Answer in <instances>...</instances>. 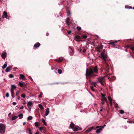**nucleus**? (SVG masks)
<instances>
[{
  "label": "nucleus",
  "instance_id": "19",
  "mask_svg": "<svg viewBox=\"0 0 134 134\" xmlns=\"http://www.w3.org/2000/svg\"><path fill=\"white\" fill-rule=\"evenodd\" d=\"M20 119H22L23 118V114H20L18 115Z\"/></svg>",
  "mask_w": 134,
  "mask_h": 134
},
{
  "label": "nucleus",
  "instance_id": "62",
  "mask_svg": "<svg viewBox=\"0 0 134 134\" xmlns=\"http://www.w3.org/2000/svg\"><path fill=\"white\" fill-rule=\"evenodd\" d=\"M96 85H94V87H96Z\"/></svg>",
  "mask_w": 134,
  "mask_h": 134
},
{
  "label": "nucleus",
  "instance_id": "52",
  "mask_svg": "<svg viewBox=\"0 0 134 134\" xmlns=\"http://www.w3.org/2000/svg\"><path fill=\"white\" fill-rule=\"evenodd\" d=\"M28 131L30 132H31V129H29L28 130Z\"/></svg>",
  "mask_w": 134,
  "mask_h": 134
},
{
  "label": "nucleus",
  "instance_id": "34",
  "mask_svg": "<svg viewBox=\"0 0 134 134\" xmlns=\"http://www.w3.org/2000/svg\"><path fill=\"white\" fill-rule=\"evenodd\" d=\"M120 113L121 114H123L124 113V111L122 110H120Z\"/></svg>",
  "mask_w": 134,
  "mask_h": 134
},
{
  "label": "nucleus",
  "instance_id": "22",
  "mask_svg": "<svg viewBox=\"0 0 134 134\" xmlns=\"http://www.w3.org/2000/svg\"><path fill=\"white\" fill-rule=\"evenodd\" d=\"M101 99L102 101L107 102V99L105 97L102 98Z\"/></svg>",
  "mask_w": 134,
  "mask_h": 134
},
{
  "label": "nucleus",
  "instance_id": "44",
  "mask_svg": "<svg viewBox=\"0 0 134 134\" xmlns=\"http://www.w3.org/2000/svg\"><path fill=\"white\" fill-rule=\"evenodd\" d=\"M19 91H17L16 92V94H15V96H18V94L19 93Z\"/></svg>",
  "mask_w": 134,
  "mask_h": 134
},
{
  "label": "nucleus",
  "instance_id": "9",
  "mask_svg": "<svg viewBox=\"0 0 134 134\" xmlns=\"http://www.w3.org/2000/svg\"><path fill=\"white\" fill-rule=\"evenodd\" d=\"M103 77L100 78L98 79V81L100 83L101 85H103L104 84L103 82Z\"/></svg>",
  "mask_w": 134,
  "mask_h": 134
},
{
  "label": "nucleus",
  "instance_id": "43",
  "mask_svg": "<svg viewBox=\"0 0 134 134\" xmlns=\"http://www.w3.org/2000/svg\"><path fill=\"white\" fill-rule=\"evenodd\" d=\"M6 96L7 97H8L9 96V93H7L6 94Z\"/></svg>",
  "mask_w": 134,
  "mask_h": 134
},
{
  "label": "nucleus",
  "instance_id": "32",
  "mask_svg": "<svg viewBox=\"0 0 134 134\" xmlns=\"http://www.w3.org/2000/svg\"><path fill=\"white\" fill-rule=\"evenodd\" d=\"M77 29L79 31H80L81 30V28L80 27L78 26L77 27Z\"/></svg>",
  "mask_w": 134,
  "mask_h": 134
},
{
  "label": "nucleus",
  "instance_id": "5",
  "mask_svg": "<svg viewBox=\"0 0 134 134\" xmlns=\"http://www.w3.org/2000/svg\"><path fill=\"white\" fill-rule=\"evenodd\" d=\"M32 104V102L31 101H29L27 103V106L28 107L29 109L30 110L31 108V105Z\"/></svg>",
  "mask_w": 134,
  "mask_h": 134
},
{
  "label": "nucleus",
  "instance_id": "58",
  "mask_svg": "<svg viewBox=\"0 0 134 134\" xmlns=\"http://www.w3.org/2000/svg\"><path fill=\"white\" fill-rule=\"evenodd\" d=\"M26 124V123L25 122H24L23 123V125H24Z\"/></svg>",
  "mask_w": 134,
  "mask_h": 134
},
{
  "label": "nucleus",
  "instance_id": "56",
  "mask_svg": "<svg viewBox=\"0 0 134 134\" xmlns=\"http://www.w3.org/2000/svg\"><path fill=\"white\" fill-rule=\"evenodd\" d=\"M97 82H93V84H96L97 83Z\"/></svg>",
  "mask_w": 134,
  "mask_h": 134
},
{
  "label": "nucleus",
  "instance_id": "16",
  "mask_svg": "<svg viewBox=\"0 0 134 134\" xmlns=\"http://www.w3.org/2000/svg\"><path fill=\"white\" fill-rule=\"evenodd\" d=\"M69 49L70 52L71 53V55H72L74 53V51L72 49V48L70 47L69 48Z\"/></svg>",
  "mask_w": 134,
  "mask_h": 134
},
{
  "label": "nucleus",
  "instance_id": "63",
  "mask_svg": "<svg viewBox=\"0 0 134 134\" xmlns=\"http://www.w3.org/2000/svg\"><path fill=\"white\" fill-rule=\"evenodd\" d=\"M29 134H32L31 132H30Z\"/></svg>",
  "mask_w": 134,
  "mask_h": 134
},
{
  "label": "nucleus",
  "instance_id": "57",
  "mask_svg": "<svg viewBox=\"0 0 134 134\" xmlns=\"http://www.w3.org/2000/svg\"><path fill=\"white\" fill-rule=\"evenodd\" d=\"M35 134H40L38 132H36Z\"/></svg>",
  "mask_w": 134,
  "mask_h": 134
},
{
  "label": "nucleus",
  "instance_id": "59",
  "mask_svg": "<svg viewBox=\"0 0 134 134\" xmlns=\"http://www.w3.org/2000/svg\"><path fill=\"white\" fill-rule=\"evenodd\" d=\"M100 111H102V109H101L100 110Z\"/></svg>",
  "mask_w": 134,
  "mask_h": 134
},
{
  "label": "nucleus",
  "instance_id": "33",
  "mask_svg": "<svg viewBox=\"0 0 134 134\" xmlns=\"http://www.w3.org/2000/svg\"><path fill=\"white\" fill-rule=\"evenodd\" d=\"M21 96L22 97H23L24 98H25V97L26 95L24 94H23L21 95Z\"/></svg>",
  "mask_w": 134,
  "mask_h": 134
},
{
  "label": "nucleus",
  "instance_id": "17",
  "mask_svg": "<svg viewBox=\"0 0 134 134\" xmlns=\"http://www.w3.org/2000/svg\"><path fill=\"white\" fill-rule=\"evenodd\" d=\"M70 20V19L69 18H68L67 19H66V24H67V25H69V21Z\"/></svg>",
  "mask_w": 134,
  "mask_h": 134
},
{
  "label": "nucleus",
  "instance_id": "45",
  "mask_svg": "<svg viewBox=\"0 0 134 134\" xmlns=\"http://www.w3.org/2000/svg\"><path fill=\"white\" fill-rule=\"evenodd\" d=\"M42 92H41L40 93V94L39 95V97H41L42 96Z\"/></svg>",
  "mask_w": 134,
  "mask_h": 134
},
{
  "label": "nucleus",
  "instance_id": "51",
  "mask_svg": "<svg viewBox=\"0 0 134 134\" xmlns=\"http://www.w3.org/2000/svg\"><path fill=\"white\" fill-rule=\"evenodd\" d=\"M104 102H105L104 101H102L101 103H102V104H104Z\"/></svg>",
  "mask_w": 134,
  "mask_h": 134
},
{
  "label": "nucleus",
  "instance_id": "50",
  "mask_svg": "<svg viewBox=\"0 0 134 134\" xmlns=\"http://www.w3.org/2000/svg\"><path fill=\"white\" fill-rule=\"evenodd\" d=\"M18 97V100H19L20 99V97H19L18 96H17Z\"/></svg>",
  "mask_w": 134,
  "mask_h": 134
},
{
  "label": "nucleus",
  "instance_id": "26",
  "mask_svg": "<svg viewBox=\"0 0 134 134\" xmlns=\"http://www.w3.org/2000/svg\"><path fill=\"white\" fill-rule=\"evenodd\" d=\"M56 61L57 62H62V59L59 58V60L56 59Z\"/></svg>",
  "mask_w": 134,
  "mask_h": 134
},
{
  "label": "nucleus",
  "instance_id": "15",
  "mask_svg": "<svg viewBox=\"0 0 134 134\" xmlns=\"http://www.w3.org/2000/svg\"><path fill=\"white\" fill-rule=\"evenodd\" d=\"M16 88V86L14 85H11V90H14Z\"/></svg>",
  "mask_w": 134,
  "mask_h": 134
},
{
  "label": "nucleus",
  "instance_id": "12",
  "mask_svg": "<svg viewBox=\"0 0 134 134\" xmlns=\"http://www.w3.org/2000/svg\"><path fill=\"white\" fill-rule=\"evenodd\" d=\"M49 108H47V109L46 110V112H45V115L46 116H47L49 114Z\"/></svg>",
  "mask_w": 134,
  "mask_h": 134
},
{
  "label": "nucleus",
  "instance_id": "29",
  "mask_svg": "<svg viewBox=\"0 0 134 134\" xmlns=\"http://www.w3.org/2000/svg\"><path fill=\"white\" fill-rule=\"evenodd\" d=\"M58 73L59 74H62V71L61 70L59 69H58Z\"/></svg>",
  "mask_w": 134,
  "mask_h": 134
},
{
  "label": "nucleus",
  "instance_id": "14",
  "mask_svg": "<svg viewBox=\"0 0 134 134\" xmlns=\"http://www.w3.org/2000/svg\"><path fill=\"white\" fill-rule=\"evenodd\" d=\"M40 44L38 42L36 43L34 45V47L36 48L37 47H39L40 46Z\"/></svg>",
  "mask_w": 134,
  "mask_h": 134
},
{
  "label": "nucleus",
  "instance_id": "41",
  "mask_svg": "<svg viewBox=\"0 0 134 134\" xmlns=\"http://www.w3.org/2000/svg\"><path fill=\"white\" fill-rule=\"evenodd\" d=\"M9 69L7 68L5 70V72H8L9 71Z\"/></svg>",
  "mask_w": 134,
  "mask_h": 134
},
{
  "label": "nucleus",
  "instance_id": "38",
  "mask_svg": "<svg viewBox=\"0 0 134 134\" xmlns=\"http://www.w3.org/2000/svg\"><path fill=\"white\" fill-rule=\"evenodd\" d=\"M93 87L92 86H91L90 87L91 89L93 91H94V90L93 89Z\"/></svg>",
  "mask_w": 134,
  "mask_h": 134
},
{
  "label": "nucleus",
  "instance_id": "23",
  "mask_svg": "<svg viewBox=\"0 0 134 134\" xmlns=\"http://www.w3.org/2000/svg\"><path fill=\"white\" fill-rule=\"evenodd\" d=\"M18 117L17 116H14L12 117V120H14L18 118Z\"/></svg>",
  "mask_w": 134,
  "mask_h": 134
},
{
  "label": "nucleus",
  "instance_id": "1",
  "mask_svg": "<svg viewBox=\"0 0 134 134\" xmlns=\"http://www.w3.org/2000/svg\"><path fill=\"white\" fill-rule=\"evenodd\" d=\"M98 72V69L97 67L96 66L94 68L92 69L91 68H89L88 69H86V75L87 77H95L96 76L94 73H97Z\"/></svg>",
  "mask_w": 134,
  "mask_h": 134
},
{
  "label": "nucleus",
  "instance_id": "21",
  "mask_svg": "<svg viewBox=\"0 0 134 134\" xmlns=\"http://www.w3.org/2000/svg\"><path fill=\"white\" fill-rule=\"evenodd\" d=\"M41 121L43 123L44 125H46V122L45 120L44 119L42 118L41 119Z\"/></svg>",
  "mask_w": 134,
  "mask_h": 134
},
{
  "label": "nucleus",
  "instance_id": "36",
  "mask_svg": "<svg viewBox=\"0 0 134 134\" xmlns=\"http://www.w3.org/2000/svg\"><path fill=\"white\" fill-rule=\"evenodd\" d=\"M75 38L79 40L80 39V37L79 36H77L75 37Z\"/></svg>",
  "mask_w": 134,
  "mask_h": 134
},
{
  "label": "nucleus",
  "instance_id": "60",
  "mask_svg": "<svg viewBox=\"0 0 134 134\" xmlns=\"http://www.w3.org/2000/svg\"><path fill=\"white\" fill-rule=\"evenodd\" d=\"M11 114V113H9L8 114V115L9 116Z\"/></svg>",
  "mask_w": 134,
  "mask_h": 134
},
{
  "label": "nucleus",
  "instance_id": "49",
  "mask_svg": "<svg viewBox=\"0 0 134 134\" xmlns=\"http://www.w3.org/2000/svg\"><path fill=\"white\" fill-rule=\"evenodd\" d=\"M103 45H101V46H100V48L101 49H102L103 47Z\"/></svg>",
  "mask_w": 134,
  "mask_h": 134
},
{
  "label": "nucleus",
  "instance_id": "11",
  "mask_svg": "<svg viewBox=\"0 0 134 134\" xmlns=\"http://www.w3.org/2000/svg\"><path fill=\"white\" fill-rule=\"evenodd\" d=\"M11 96L12 97V98H14V90H11Z\"/></svg>",
  "mask_w": 134,
  "mask_h": 134
},
{
  "label": "nucleus",
  "instance_id": "35",
  "mask_svg": "<svg viewBox=\"0 0 134 134\" xmlns=\"http://www.w3.org/2000/svg\"><path fill=\"white\" fill-rule=\"evenodd\" d=\"M9 77L10 78H12L14 77V76L12 74H10L9 75Z\"/></svg>",
  "mask_w": 134,
  "mask_h": 134
},
{
  "label": "nucleus",
  "instance_id": "7",
  "mask_svg": "<svg viewBox=\"0 0 134 134\" xmlns=\"http://www.w3.org/2000/svg\"><path fill=\"white\" fill-rule=\"evenodd\" d=\"M6 53L4 52L2 54L1 56L3 59H5L6 57Z\"/></svg>",
  "mask_w": 134,
  "mask_h": 134
},
{
  "label": "nucleus",
  "instance_id": "27",
  "mask_svg": "<svg viewBox=\"0 0 134 134\" xmlns=\"http://www.w3.org/2000/svg\"><path fill=\"white\" fill-rule=\"evenodd\" d=\"M35 126L36 127H38L39 126V123L38 122H36L35 123Z\"/></svg>",
  "mask_w": 134,
  "mask_h": 134
},
{
  "label": "nucleus",
  "instance_id": "30",
  "mask_svg": "<svg viewBox=\"0 0 134 134\" xmlns=\"http://www.w3.org/2000/svg\"><path fill=\"white\" fill-rule=\"evenodd\" d=\"M32 119V117L31 116H29L27 118L28 120H31Z\"/></svg>",
  "mask_w": 134,
  "mask_h": 134
},
{
  "label": "nucleus",
  "instance_id": "64",
  "mask_svg": "<svg viewBox=\"0 0 134 134\" xmlns=\"http://www.w3.org/2000/svg\"><path fill=\"white\" fill-rule=\"evenodd\" d=\"M133 9H134V7H133Z\"/></svg>",
  "mask_w": 134,
  "mask_h": 134
},
{
  "label": "nucleus",
  "instance_id": "40",
  "mask_svg": "<svg viewBox=\"0 0 134 134\" xmlns=\"http://www.w3.org/2000/svg\"><path fill=\"white\" fill-rule=\"evenodd\" d=\"M101 95L102 97V98L105 97V94H104L102 93H101Z\"/></svg>",
  "mask_w": 134,
  "mask_h": 134
},
{
  "label": "nucleus",
  "instance_id": "31",
  "mask_svg": "<svg viewBox=\"0 0 134 134\" xmlns=\"http://www.w3.org/2000/svg\"><path fill=\"white\" fill-rule=\"evenodd\" d=\"M7 66V64H4L2 66V68L3 69H4Z\"/></svg>",
  "mask_w": 134,
  "mask_h": 134
},
{
  "label": "nucleus",
  "instance_id": "28",
  "mask_svg": "<svg viewBox=\"0 0 134 134\" xmlns=\"http://www.w3.org/2000/svg\"><path fill=\"white\" fill-rule=\"evenodd\" d=\"M20 76L21 77V78L23 79L25 77L24 75L22 74H20Z\"/></svg>",
  "mask_w": 134,
  "mask_h": 134
},
{
  "label": "nucleus",
  "instance_id": "39",
  "mask_svg": "<svg viewBox=\"0 0 134 134\" xmlns=\"http://www.w3.org/2000/svg\"><path fill=\"white\" fill-rule=\"evenodd\" d=\"M108 99L110 101H112V99L111 98V97H108Z\"/></svg>",
  "mask_w": 134,
  "mask_h": 134
},
{
  "label": "nucleus",
  "instance_id": "54",
  "mask_svg": "<svg viewBox=\"0 0 134 134\" xmlns=\"http://www.w3.org/2000/svg\"><path fill=\"white\" fill-rule=\"evenodd\" d=\"M67 14L68 15H69L70 14V13L69 12H68L67 13Z\"/></svg>",
  "mask_w": 134,
  "mask_h": 134
},
{
  "label": "nucleus",
  "instance_id": "18",
  "mask_svg": "<svg viewBox=\"0 0 134 134\" xmlns=\"http://www.w3.org/2000/svg\"><path fill=\"white\" fill-rule=\"evenodd\" d=\"M127 47H130V49H131L132 51H134V46H131L129 45H128L127 46Z\"/></svg>",
  "mask_w": 134,
  "mask_h": 134
},
{
  "label": "nucleus",
  "instance_id": "46",
  "mask_svg": "<svg viewBox=\"0 0 134 134\" xmlns=\"http://www.w3.org/2000/svg\"><path fill=\"white\" fill-rule=\"evenodd\" d=\"M109 103L110 104V105L111 106H112V101H110Z\"/></svg>",
  "mask_w": 134,
  "mask_h": 134
},
{
  "label": "nucleus",
  "instance_id": "48",
  "mask_svg": "<svg viewBox=\"0 0 134 134\" xmlns=\"http://www.w3.org/2000/svg\"><path fill=\"white\" fill-rule=\"evenodd\" d=\"M16 104V103L15 102H14L13 103V104L14 105H15Z\"/></svg>",
  "mask_w": 134,
  "mask_h": 134
},
{
  "label": "nucleus",
  "instance_id": "25",
  "mask_svg": "<svg viewBox=\"0 0 134 134\" xmlns=\"http://www.w3.org/2000/svg\"><path fill=\"white\" fill-rule=\"evenodd\" d=\"M38 106L41 109H43V105L41 104H38Z\"/></svg>",
  "mask_w": 134,
  "mask_h": 134
},
{
  "label": "nucleus",
  "instance_id": "24",
  "mask_svg": "<svg viewBox=\"0 0 134 134\" xmlns=\"http://www.w3.org/2000/svg\"><path fill=\"white\" fill-rule=\"evenodd\" d=\"M70 126L71 128L72 129L74 126V124L72 122L70 125Z\"/></svg>",
  "mask_w": 134,
  "mask_h": 134
},
{
  "label": "nucleus",
  "instance_id": "10",
  "mask_svg": "<svg viewBox=\"0 0 134 134\" xmlns=\"http://www.w3.org/2000/svg\"><path fill=\"white\" fill-rule=\"evenodd\" d=\"M117 42V41H115L113 42H111L109 43L108 44H111L114 47L115 46H116L115 43H116Z\"/></svg>",
  "mask_w": 134,
  "mask_h": 134
},
{
  "label": "nucleus",
  "instance_id": "20",
  "mask_svg": "<svg viewBox=\"0 0 134 134\" xmlns=\"http://www.w3.org/2000/svg\"><path fill=\"white\" fill-rule=\"evenodd\" d=\"M93 128V127H91L89 129H87L86 130V131L87 132H90L92 130V129Z\"/></svg>",
  "mask_w": 134,
  "mask_h": 134
},
{
  "label": "nucleus",
  "instance_id": "13",
  "mask_svg": "<svg viewBox=\"0 0 134 134\" xmlns=\"http://www.w3.org/2000/svg\"><path fill=\"white\" fill-rule=\"evenodd\" d=\"M25 84V83L24 82H19V85L21 87H23L24 85Z\"/></svg>",
  "mask_w": 134,
  "mask_h": 134
},
{
  "label": "nucleus",
  "instance_id": "6",
  "mask_svg": "<svg viewBox=\"0 0 134 134\" xmlns=\"http://www.w3.org/2000/svg\"><path fill=\"white\" fill-rule=\"evenodd\" d=\"M81 128L79 126H77L76 127H75L73 129V131H77L79 130H81Z\"/></svg>",
  "mask_w": 134,
  "mask_h": 134
},
{
  "label": "nucleus",
  "instance_id": "2",
  "mask_svg": "<svg viewBox=\"0 0 134 134\" xmlns=\"http://www.w3.org/2000/svg\"><path fill=\"white\" fill-rule=\"evenodd\" d=\"M99 57L104 60V62L107 65L106 68H108L109 67L108 65L106 62V58H107V56L105 53V51L103 50V51L101 53L100 55L99 56Z\"/></svg>",
  "mask_w": 134,
  "mask_h": 134
},
{
  "label": "nucleus",
  "instance_id": "3",
  "mask_svg": "<svg viewBox=\"0 0 134 134\" xmlns=\"http://www.w3.org/2000/svg\"><path fill=\"white\" fill-rule=\"evenodd\" d=\"M5 127L2 124H0V133H4L5 132Z\"/></svg>",
  "mask_w": 134,
  "mask_h": 134
},
{
  "label": "nucleus",
  "instance_id": "42",
  "mask_svg": "<svg viewBox=\"0 0 134 134\" xmlns=\"http://www.w3.org/2000/svg\"><path fill=\"white\" fill-rule=\"evenodd\" d=\"M82 37L84 39H86L87 37V36L86 35H83L82 36Z\"/></svg>",
  "mask_w": 134,
  "mask_h": 134
},
{
  "label": "nucleus",
  "instance_id": "37",
  "mask_svg": "<svg viewBox=\"0 0 134 134\" xmlns=\"http://www.w3.org/2000/svg\"><path fill=\"white\" fill-rule=\"evenodd\" d=\"M7 68L9 69V71L11 70L12 69V66H9Z\"/></svg>",
  "mask_w": 134,
  "mask_h": 134
},
{
  "label": "nucleus",
  "instance_id": "61",
  "mask_svg": "<svg viewBox=\"0 0 134 134\" xmlns=\"http://www.w3.org/2000/svg\"><path fill=\"white\" fill-rule=\"evenodd\" d=\"M24 107L23 106H22L21 108H20L21 109H23V108Z\"/></svg>",
  "mask_w": 134,
  "mask_h": 134
},
{
  "label": "nucleus",
  "instance_id": "53",
  "mask_svg": "<svg viewBox=\"0 0 134 134\" xmlns=\"http://www.w3.org/2000/svg\"><path fill=\"white\" fill-rule=\"evenodd\" d=\"M40 130H43V128L42 127H40Z\"/></svg>",
  "mask_w": 134,
  "mask_h": 134
},
{
  "label": "nucleus",
  "instance_id": "8",
  "mask_svg": "<svg viewBox=\"0 0 134 134\" xmlns=\"http://www.w3.org/2000/svg\"><path fill=\"white\" fill-rule=\"evenodd\" d=\"M3 16H4V17L5 18L7 19V17H8L7 13V12H5V11H4L3 12V15L2 16V17L3 18H4Z\"/></svg>",
  "mask_w": 134,
  "mask_h": 134
},
{
  "label": "nucleus",
  "instance_id": "47",
  "mask_svg": "<svg viewBox=\"0 0 134 134\" xmlns=\"http://www.w3.org/2000/svg\"><path fill=\"white\" fill-rule=\"evenodd\" d=\"M106 126L105 125H104L103 126H101V127H102V129L104 128V127Z\"/></svg>",
  "mask_w": 134,
  "mask_h": 134
},
{
  "label": "nucleus",
  "instance_id": "4",
  "mask_svg": "<svg viewBox=\"0 0 134 134\" xmlns=\"http://www.w3.org/2000/svg\"><path fill=\"white\" fill-rule=\"evenodd\" d=\"M96 128L97 129L98 128V129L96 131V132L98 133H100L101 130H102V127H101V126H97L96 127Z\"/></svg>",
  "mask_w": 134,
  "mask_h": 134
},
{
  "label": "nucleus",
  "instance_id": "55",
  "mask_svg": "<svg viewBox=\"0 0 134 134\" xmlns=\"http://www.w3.org/2000/svg\"><path fill=\"white\" fill-rule=\"evenodd\" d=\"M71 33V31H69V32H68V34H70Z\"/></svg>",
  "mask_w": 134,
  "mask_h": 134
}]
</instances>
